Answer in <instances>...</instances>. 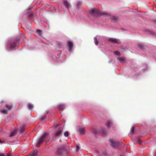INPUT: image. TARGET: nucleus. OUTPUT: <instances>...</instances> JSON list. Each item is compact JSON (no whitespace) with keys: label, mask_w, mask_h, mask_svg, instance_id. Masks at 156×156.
<instances>
[{"label":"nucleus","mask_w":156,"mask_h":156,"mask_svg":"<svg viewBox=\"0 0 156 156\" xmlns=\"http://www.w3.org/2000/svg\"><path fill=\"white\" fill-rule=\"evenodd\" d=\"M8 110L7 109H3L1 110V112L3 114H7L8 113Z\"/></svg>","instance_id":"18"},{"label":"nucleus","mask_w":156,"mask_h":156,"mask_svg":"<svg viewBox=\"0 0 156 156\" xmlns=\"http://www.w3.org/2000/svg\"><path fill=\"white\" fill-rule=\"evenodd\" d=\"M110 145L112 147L115 148H117L119 145H122V144H123V143L121 142H115L112 140H110Z\"/></svg>","instance_id":"3"},{"label":"nucleus","mask_w":156,"mask_h":156,"mask_svg":"<svg viewBox=\"0 0 156 156\" xmlns=\"http://www.w3.org/2000/svg\"><path fill=\"white\" fill-rule=\"evenodd\" d=\"M67 46L69 48L68 50L69 51H71L73 46V43L71 41H69L67 42Z\"/></svg>","instance_id":"6"},{"label":"nucleus","mask_w":156,"mask_h":156,"mask_svg":"<svg viewBox=\"0 0 156 156\" xmlns=\"http://www.w3.org/2000/svg\"><path fill=\"white\" fill-rule=\"evenodd\" d=\"M76 151H78V150L79 149H80V147H79L77 145V146H76Z\"/></svg>","instance_id":"31"},{"label":"nucleus","mask_w":156,"mask_h":156,"mask_svg":"<svg viewBox=\"0 0 156 156\" xmlns=\"http://www.w3.org/2000/svg\"><path fill=\"white\" fill-rule=\"evenodd\" d=\"M63 5L68 9L69 10V8L70 6V5L66 0L64 1Z\"/></svg>","instance_id":"7"},{"label":"nucleus","mask_w":156,"mask_h":156,"mask_svg":"<svg viewBox=\"0 0 156 156\" xmlns=\"http://www.w3.org/2000/svg\"><path fill=\"white\" fill-rule=\"evenodd\" d=\"M147 32L148 33L150 34L154 35H156V33L152 30H147Z\"/></svg>","instance_id":"16"},{"label":"nucleus","mask_w":156,"mask_h":156,"mask_svg":"<svg viewBox=\"0 0 156 156\" xmlns=\"http://www.w3.org/2000/svg\"><path fill=\"white\" fill-rule=\"evenodd\" d=\"M81 3L80 2H78L76 3V6L77 8H79V6L81 5Z\"/></svg>","instance_id":"26"},{"label":"nucleus","mask_w":156,"mask_h":156,"mask_svg":"<svg viewBox=\"0 0 156 156\" xmlns=\"http://www.w3.org/2000/svg\"><path fill=\"white\" fill-rule=\"evenodd\" d=\"M67 150L64 145H62L60 148H58L56 153V155L60 156L64 152H66Z\"/></svg>","instance_id":"1"},{"label":"nucleus","mask_w":156,"mask_h":156,"mask_svg":"<svg viewBox=\"0 0 156 156\" xmlns=\"http://www.w3.org/2000/svg\"><path fill=\"white\" fill-rule=\"evenodd\" d=\"M6 156H10L9 154H7Z\"/></svg>","instance_id":"36"},{"label":"nucleus","mask_w":156,"mask_h":156,"mask_svg":"<svg viewBox=\"0 0 156 156\" xmlns=\"http://www.w3.org/2000/svg\"><path fill=\"white\" fill-rule=\"evenodd\" d=\"M90 14L92 15H94L98 13V11L96 10L94 8L93 9L90 11Z\"/></svg>","instance_id":"8"},{"label":"nucleus","mask_w":156,"mask_h":156,"mask_svg":"<svg viewBox=\"0 0 156 156\" xmlns=\"http://www.w3.org/2000/svg\"><path fill=\"white\" fill-rule=\"evenodd\" d=\"M98 131L97 130H95L93 131V133L95 134H97L98 133Z\"/></svg>","instance_id":"30"},{"label":"nucleus","mask_w":156,"mask_h":156,"mask_svg":"<svg viewBox=\"0 0 156 156\" xmlns=\"http://www.w3.org/2000/svg\"><path fill=\"white\" fill-rule=\"evenodd\" d=\"M0 143H2V141L0 139Z\"/></svg>","instance_id":"35"},{"label":"nucleus","mask_w":156,"mask_h":156,"mask_svg":"<svg viewBox=\"0 0 156 156\" xmlns=\"http://www.w3.org/2000/svg\"><path fill=\"white\" fill-rule=\"evenodd\" d=\"M62 129L63 128L62 127H60L59 128L58 130L56 132L55 134V136H57L60 135L61 133H62Z\"/></svg>","instance_id":"5"},{"label":"nucleus","mask_w":156,"mask_h":156,"mask_svg":"<svg viewBox=\"0 0 156 156\" xmlns=\"http://www.w3.org/2000/svg\"><path fill=\"white\" fill-rule=\"evenodd\" d=\"M36 32L40 35H41L42 34V32L41 30L39 29H37L36 30Z\"/></svg>","instance_id":"22"},{"label":"nucleus","mask_w":156,"mask_h":156,"mask_svg":"<svg viewBox=\"0 0 156 156\" xmlns=\"http://www.w3.org/2000/svg\"><path fill=\"white\" fill-rule=\"evenodd\" d=\"M16 131L15 130H13L11 131L9 135V137H11L14 136L16 133Z\"/></svg>","instance_id":"14"},{"label":"nucleus","mask_w":156,"mask_h":156,"mask_svg":"<svg viewBox=\"0 0 156 156\" xmlns=\"http://www.w3.org/2000/svg\"><path fill=\"white\" fill-rule=\"evenodd\" d=\"M112 123L110 121H108L106 124V126L108 127H110L112 126Z\"/></svg>","instance_id":"12"},{"label":"nucleus","mask_w":156,"mask_h":156,"mask_svg":"<svg viewBox=\"0 0 156 156\" xmlns=\"http://www.w3.org/2000/svg\"><path fill=\"white\" fill-rule=\"evenodd\" d=\"M102 15H106V16H109V14L107 12H102L101 13Z\"/></svg>","instance_id":"25"},{"label":"nucleus","mask_w":156,"mask_h":156,"mask_svg":"<svg viewBox=\"0 0 156 156\" xmlns=\"http://www.w3.org/2000/svg\"><path fill=\"white\" fill-rule=\"evenodd\" d=\"M136 140L137 141H138V142H139V141L140 140V139L139 138H136Z\"/></svg>","instance_id":"34"},{"label":"nucleus","mask_w":156,"mask_h":156,"mask_svg":"<svg viewBox=\"0 0 156 156\" xmlns=\"http://www.w3.org/2000/svg\"><path fill=\"white\" fill-rule=\"evenodd\" d=\"M64 135L66 137H68L69 136V133L68 132H66L64 133Z\"/></svg>","instance_id":"27"},{"label":"nucleus","mask_w":156,"mask_h":156,"mask_svg":"<svg viewBox=\"0 0 156 156\" xmlns=\"http://www.w3.org/2000/svg\"><path fill=\"white\" fill-rule=\"evenodd\" d=\"M64 105H59L58 107V108L59 110H63L64 108Z\"/></svg>","instance_id":"20"},{"label":"nucleus","mask_w":156,"mask_h":156,"mask_svg":"<svg viewBox=\"0 0 156 156\" xmlns=\"http://www.w3.org/2000/svg\"><path fill=\"white\" fill-rule=\"evenodd\" d=\"M2 131V129L1 128H0V133Z\"/></svg>","instance_id":"38"},{"label":"nucleus","mask_w":156,"mask_h":156,"mask_svg":"<svg viewBox=\"0 0 156 156\" xmlns=\"http://www.w3.org/2000/svg\"><path fill=\"white\" fill-rule=\"evenodd\" d=\"M32 14H30L29 15V18H32Z\"/></svg>","instance_id":"33"},{"label":"nucleus","mask_w":156,"mask_h":156,"mask_svg":"<svg viewBox=\"0 0 156 156\" xmlns=\"http://www.w3.org/2000/svg\"><path fill=\"white\" fill-rule=\"evenodd\" d=\"M0 156H5V154L0 153Z\"/></svg>","instance_id":"32"},{"label":"nucleus","mask_w":156,"mask_h":156,"mask_svg":"<svg viewBox=\"0 0 156 156\" xmlns=\"http://www.w3.org/2000/svg\"><path fill=\"white\" fill-rule=\"evenodd\" d=\"M38 151L37 150H34L33 152L31 153L32 156H34L36 155L38 152Z\"/></svg>","instance_id":"19"},{"label":"nucleus","mask_w":156,"mask_h":156,"mask_svg":"<svg viewBox=\"0 0 156 156\" xmlns=\"http://www.w3.org/2000/svg\"><path fill=\"white\" fill-rule=\"evenodd\" d=\"M79 132L80 134H84L85 133V129L84 128H80L79 129Z\"/></svg>","instance_id":"13"},{"label":"nucleus","mask_w":156,"mask_h":156,"mask_svg":"<svg viewBox=\"0 0 156 156\" xmlns=\"http://www.w3.org/2000/svg\"><path fill=\"white\" fill-rule=\"evenodd\" d=\"M137 46L138 47L140 48L141 49L143 50H145L146 49L147 47V46L143 45L141 44H139L137 45Z\"/></svg>","instance_id":"4"},{"label":"nucleus","mask_w":156,"mask_h":156,"mask_svg":"<svg viewBox=\"0 0 156 156\" xmlns=\"http://www.w3.org/2000/svg\"><path fill=\"white\" fill-rule=\"evenodd\" d=\"M134 129H135V128L134 127H133L132 128V129H131V133L132 134H133L134 133Z\"/></svg>","instance_id":"29"},{"label":"nucleus","mask_w":156,"mask_h":156,"mask_svg":"<svg viewBox=\"0 0 156 156\" xmlns=\"http://www.w3.org/2000/svg\"><path fill=\"white\" fill-rule=\"evenodd\" d=\"M114 53L116 55H121L120 52L118 51H116L114 52Z\"/></svg>","instance_id":"23"},{"label":"nucleus","mask_w":156,"mask_h":156,"mask_svg":"<svg viewBox=\"0 0 156 156\" xmlns=\"http://www.w3.org/2000/svg\"><path fill=\"white\" fill-rule=\"evenodd\" d=\"M27 107L29 109L31 110L33 108V106L31 104L29 103L27 105Z\"/></svg>","instance_id":"17"},{"label":"nucleus","mask_w":156,"mask_h":156,"mask_svg":"<svg viewBox=\"0 0 156 156\" xmlns=\"http://www.w3.org/2000/svg\"><path fill=\"white\" fill-rule=\"evenodd\" d=\"M94 42L95 44L96 45H97L99 43V42L98 41L96 37H94Z\"/></svg>","instance_id":"21"},{"label":"nucleus","mask_w":156,"mask_h":156,"mask_svg":"<svg viewBox=\"0 0 156 156\" xmlns=\"http://www.w3.org/2000/svg\"><path fill=\"white\" fill-rule=\"evenodd\" d=\"M155 22L156 23V20H155Z\"/></svg>","instance_id":"39"},{"label":"nucleus","mask_w":156,"mask_h":156,"mask_svg":"<svg viewBox=\"0 0 156 156\" xmlns=\"http://www.w3.org/2000/svg\"><path fill=\"white\" fill-rule=\"evenodd\" d=\"M5 107L7 108V109L8 110H8H10L12 108V105L8 104L6 105L5 106Z\"/></svg>","instance_id":"15"},{"label":"nucleus","mask_w":156,"mask_h":156,"mask_svg":"<svg viewBox=\"0 0 156 156\" xmlns=\"http://www.w3.org/2000/svg\"><path fill=\"white\" fill-rule=\"evenodd\" d=\"M100 132L102 133H105V129H103L100 131Z\"/></svg>","instance_id":"28"},{"label":"nucleus","mask_w":156,"mask_h":156,"mask_svg":"<svg viewBox=\"0 0 156 156\" xmlns=\"http://www.w3.org/2000/svg\"><path fill=\"white\" fill-rule=\"evenodd\" d=\"M118 60L121 62L123 63L125 61L126 58L124 57H118Z\"/></svg>","instance_id":"10"},{"label":"nucleus","mask_w":156,"mask_h":156,"mask_svg":"<svg viewBox=\"0 0 156 156\" xmlns=\"http://www.w3.org/2000/svg\"><path fill=\"white\" fill-rule=\"evenodd\" d=\"M62 46V44H61L60 45V47L61 48Z\"/></svg>","instance_id":"37"},{"label":"nucleus","mask_w":156,"mask_h":156,"mask_svg":"<svg viewBox=\"0 0 156 156\" xmlns=\"http://www.w3.org/2000/svg\"><path fill=\"white\" fill-rule=\"evenodd\" d=\"M24 128L23 126L21 127H20V133H22L24 131Z\"/></svg>","instance_id":"24"},{"label":"nucleus","mask_w":156,"mask_h":156,"mask_svg":"<svg viewBox=\"0 0 156 156\" xmlns=\"http://www.w3.org/2000/svg\"><path fill=\"white\" fill-rule=\"evenodd\" d=\"M48 135V134L47 133H45L44 135L41 136L36 145L37 147H40V145L43 142L44 140L47 138Z\"/></svg>","instance_id":"2"},{"label":"nucleus","mask_w":156,"mask_h":156,"mask_svg":"<svg viewBox=\"0 0 156 156\" xmlns=\"http://www.w3.org/2000/svg\"><path fill=\"white\" fill-rule=\"evenodd\" d=\"M16 44L15 42H12L10 44V48L11 49L15 48L16 45Z\"/></svg>","instance_id":"11"},{"label":"nucleus","mask_w":156,"mask_h":156,"mask_svg":"<svg viewBox=\"0 0 156 156\" xmlns=\"http://www.w3.org/2000/svg\"><path fill=\"white\" fill-rule=\"evenodd\" d=\"M108 40L109 41L111 42H114L117 44L119 43V42H118V40L116 39L110 38Z\"/></svg>","instance_id":"9"}]
</instances>
